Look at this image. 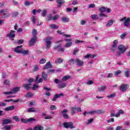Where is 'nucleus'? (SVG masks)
<instances>
[{
  "label": "nucleus",
  "instance_id": "nucleus-1",
  "mask_svg": "<svg viewBox=\"0 0 130 130\" xmlns=\"http://www.w3.org/2000/svg\"><path fill=\"white\" fill-rule=\"evenodd\" d=\"M118 49H119V52H117V56H120L121 54H123L125 51H126L127 48L123 45H120L118 46Z\"/></svg>",
  "mask_w": 130,
  "mask_h": 130
},
{
  "label": "nucleus",
  "instance_id": "nucleus-2",
  "mask_svg": "<svg viewBox=\"0 0 130 130\" xmlns=\"http://www.w3.org/2000/svg\"><path fill=\"white\" fill-rule=\"evenodd\" d=\"M20 87H15L10 91L4 92L3 94H4L5 95H12V94H15V93H17V92H19V91H20Z\"/></svg>",
  "mask_w": 130,
  "mask_h": 130
},
{
  "label": "nucleus",
  "instance_id": "nucleus-3",
  "mask_svg": "<svg viewBox=\"0 0 130 130\" xmlns=\"http://www.w3.org/2000/svg\"><path fill=\"white\" fill-rule=\"evenodd\" d=\"M51 40H52V38L49 37L45 39V41L46 44V49L48 50L50 48V45H51Z\"/></svg>",
  "mask_w": 130,
  "mask_h": 130
},
{
  "label": "nucleus",
  "instance_id": "nucleus-4",
  "mask_svg": "<svg viewBox=\"0 0 130 130\" xmlns=\"http://www.w3.org/2000/svg\"><path fill=\"white\" fill-rule=\"evenodd\" d=\"M63 125L65 128H69V127H70V128H75V127H76L74 126V123L72 122L69 123L65 122L63 123Z\"/></svg>",
  "mask_w": 130,
  "mask_h": 130
},
{
  "label": "nucleus",
  "instance_id": "nucleus-5",
  "mask_svg": "<svg viewBox=\"0 0 130 130\" xmlns=\"http://www.w3.org/2000/svg\"><path fill=\"white\" fill-rule=\"evenodd\" d=\"M0 14H2L3 18H8V17H10V13L5 9L0 10Z\"/></svg>",
  "mask_w": 130,
  "mask_h": 130
},
{
  "label": "nucleus",
  "instance_id": "nucleus-6",
  "mask_svg": "<svg viewBox=\"0 0 130 130\" xmlns=\"http://www.w3.org/2000/svg\"><path fill=\"white\" fill-rule=\"evenodd\" d=\"M60 113L61 114L62 116H63V118H65L66 119H69V115L67 114L68 110L64 109L61 111Z\"/></svg>",
  "mask_w": 130,
  "mask_h": 130
},
{
  "label": "nucleus",
  "instance_id": "nucleus-7",
  "mask_svg": "<svg viewBox=\"0 0 130 130\" xmlns=\"http://www.w3.org/2000/svg\"><path fill=\"white\" fill-rule=\"evenodd\" d=\"M65 41H67V43L64 45V47L66 48H69V47H71L73 45V39H66Z\"/></svg>",
  "mask_w": 130,
  "mask_h": 130
},
{
  "label": "nucleus",
  "instance_id": "nucleus-8",
  "mask_svg": "<svg viewBox=\"0 0 130 130\" xmlns=\"http://www.w3.org/2000/svg\"><path fill=\"white\" fill-rule=\"evenodd\" d=\"M128 89V84H121L120 86V90L121 92H125L126 90Z\"/></svg>",
  "mask_w": 130,
  "mask_h": 130
},
{
  "label": "nucleus",
  "instance_id": "nucleus-9",
  "mask_svg": "<svg viewBox=\"0 0 130 130\" xmlns=\"http://www.w3.org/2000/svg\"><path fill=\"white\" fill-rule=\"evenodd\" d=\"M7 36L11 39L15 38L16 37V31L13 30H11L10 33L7 35Z\"/></svg>",
  "mask_w": 130,
  "mask_h": 130
},
{
  "label": "nucleus",
  "instance_id": "nucleus-10",
  "mask_svg": "<svg viewBox=\"0 0 130 130\" xmlns=\"http://www.w3.org/2000/svg\"><path fill=\"white\" fill-rule=\"evenodd\" d=\"M75 62L76 63V65L78 66V67H83L84 66V61L81 60L78 58L76 59Z\"/></svg>",
  "mask_w": 130,
  "mask_h": 130
},
{
  "label": "nucleus",
  "instance_id": "nucleus-11",
  "mask_svg": "<svg viewBox=\"0 0 130 130\" xmlns=\"http://www.w3.org/2000/svg\"><path fill=\"white\" fill-rule=\"evenodd\" d=\"M22 47H23V46L22 45L18 46L14 49V52H16V53H21L22 52Z\"/></svg>",
  "mask_w": 130,
  "mask_h": 130
},
{
  "label": "nucleus",
  "instance_id": "nucleus-12",
  "mask_svg": "<svg viewBox=\"0 0 130 130\" xmlns=\"http://www.w3.org/2000/svg\"><path fill=\"white\" fill-rule=\"evenodd\" d=\"M87 114H90L91 115H93L94 114H97V110H92L90 112H85L83 113V115L84 116H87Z\"/></svg>",
  "mask_w": 130,
  "mask_h": 130
},
{
  "label": "nucleus",
  "instance_id": "nucleus-13",
  "mask_svg": "<svg viewBox=\"0 0 130 130\" xmlns=\"http://www.w3.org/2000/svg\"><path fill=\"white\" fill-rule=\"evenodd\" d=\"M37 40V38H32L31 39L29 42V44L30 46H33L35 44Z\"/></svg>",
  "mask_w": 130,
  "mask_h": 130
},
{
  "label": "nucleus",
  "instance_id": "nucleus-14",
  "mask_svg": "<svg viewBox=\"0 0 130 130\" xmlns=\"http://www.w3.org/2000/svg\"><path fill=\"white\" fill-rule=\"evenodd\" d=\"M55 49H58L59 51L61 52H63L64 51V49L63 48H61V45L59 44L57 46L54 47Z\"/></svg>",
  "mask_w": 130,
  "mask_h": 130
},
{
  "label": "nucleus",
  "instance_id": "nucleus-15",
  "mask_svg": "<svg viewBox=\"0 0 130 130\" xmlns=\"http://www.w3.org/2000/svg\"><path fill=\"white\" fill-rule=\"evenodd\" d=\"M12 122V120L10 119H6L3 120L2 124H9V123H11Z\"/></svg>",
  "mask_w": 130,
  "mask_h": 130
},
{
  "label": "nucleus",
  "instance_id": "nucleus-16",
  "mask_svg": "<svg viewBox=\"0 0 130 130\" xmlns=\"http://www.w3.org/2000/svg\"><path fill=\"white\" fill-rule=\"evenodd\" d=\"M61 20L63 23H68L70 22V18L67 17H61Z\"/></svg>",
  "mask_w": 130,
  "mask_h": 130
},
{
  "label": "nucleus",
  "instance_id": "nucleus-17",
  "mask_svg": "<svg viewBox=\"0 0 130 130\" xmlns=\"http://www.w3.org/2000/svg\"><path fill=\"white\" fill-rule=\"evenodd\" d=\"M51 67H52L51 63H50V61H49L46 64V65L45 66L43 69L44 70H47L48 69H50Z\"/></svg>",
  "mask_w": 130,
  "mask_h": 130
},
{
  "label": "nucleus",
  "instance_id": "nucleus-18",
  "mask_svg": "<svg viewBox=\"0 0 130 130\" xmlns=\"http://www.w3.org/2000/svg\"><path fill=\"white\" fill-rule=\"evenodd\" d=\"M71 79H72V77H71V76L67 75L62 77V80L68 81V80H71Z\"/></svg>",
  "mask_w": 130,
  "mask_h": 130
},
{
  "label": "nucleus",
  "instance_id": "nucleus-19",
  "mask_svg": "<svg viewBox=\"0 0 130 130\" xmlns=\"http://www.w3.org/2000/svg\"><path fill=\"white\" fill-rule=\"evenodd\" d=\"M56 3L58 4V6L59 8H60L61 7V5H63V4L64 3V1L63 0H56Z\"/></svg>",
  "mask_w": 130,
  "mask_h": 130
},
{
  "label": "nucleus",
  "instance_id": "nucleus-20",
  "mask_svg": "<svg viewBox=\"0 0 130 130\" xmlns=\"http://www.w3.org/2000/svg\"><path fill=\"white\" fill-rule=\"evenodd\" d=\"M39 79V75H38L36 78V80H35L36 83H38V84L40 83H42L43 81V79L40 78L39 80H38Z\"/></svg>",
  "mask_w": 130,
  "mask_h": 130
},
{
  "label": "nucleus",
  "instance_id": "nucleus-21",
  "mask_svg": "<svg viewBox=\"0 0 130 130\" xmlns=\"http://www.w3.org/2000/svg\"><path fill=\"white\" fill-rule=\"evenodd\" d=\"M124 25L125 27H128L129 26V17L127 18V19L124 22Z\"/></svg>",
  "mask_w": 130,
  "mask_h": 130
},
{
  "label": "nucleus",
  "instance_id": "nucleus-22",
  "mask_svg": "<svg viewBox=\"0 0 130 130\" xmlns=\"http://www.w3.org/2000/svg\"><path fill=\"white\" fill-rule=\"evenodd\" d=\"M13 109H15V106H11L6 107L5 109V110H6V111H10L11 110H13Z\"/></svg>",
  "mask_w": 130,
  "mask_h": 130
},
{
  "label": "nucleus",
  "instance_id": "nucleus-23",
  "mask_svg": "<svg viewBox=\"0 0 130 130\" xmlns=\"http://www.w3.org/2000/svg\"><path fill=\"white\" fill-rule=\"evenodd\" d=\"M48 76L45 72H43L42 75V78H43V80L44 81H47V78Z\"/></svg>",
  "mask_w": 130,
  "mask_h": 130
},
{
  "label": "nucleus",
  "instance_id": "nucleus-24",
  "mask_svg": "<svg viewBox=\"0 0 130 130\" xmlns=\"http://www.w3.org/2000/svg\"><path fill=\"white\" fill-rule=\"evenodd\" d=\"M34 130H44V127L41 125H38L35 127Z\"/></svg>",
  "mask_w": 130,
  "mask_h": 130
},
{
  "label": "nucleus",
  "instance_id": "nucleus-25",
  "mask_svg": "<svg viewBox=\"0 0 130 130\" xmlns=\"http://www.w3.org/2000/svg\"><path fill=\"white\" fill-rule=\"evenodd\" d=\"M31 83H29L27 84H23L22 87L24 88L26 90H29L30 89V86H31Z\"/></svg>",
  "mask_w": 130,
  "mask_h": 130
},
{
  "label": "nucleus",
  "instance_id": "nucleus-26",
  "mask_svg": "<svg viewBox=\"0 0 130 130\" xmlns=\"http://www.w3.org/2000/svg\"><path fill=\"white\" fill-rule=\"evenodd\" d=\"M3 129L11 130V129H12V126H11L10 125H5L4 126Z\"/></svg>",
  "mask_w": 130,
  "mask_h": 130
},
{
  "label": "nucleus",
  "instance_id": "nucleus-27",
  "mask_svg": "<svg viewBox=\"0 0 130 130\" xmlns=\"http://www.w3.org/2000/svg\"><path fill=\"white\" fill-rule=\"evenodd\" d=\"M124 75L126 78H128L129 77V70L127 69L126 71L124 72Z\"/></svg>",
  "mask_w": 130,
  "mask_h": 130
},
{
  "label": "nucleus",
  "instance_id": "nucleus-28",
  "mask_svg": "<svg viewBox=\"0 0 130 130\" xmlns=\"http://www.w3.org/2000/svg\"><path fill=\"white\" fill-rule=\"evenodd\" d=\"M124 113V112L122 110H119L118 113L115 115L116 117H119L120 116V114H123Z\"/></svg>",
  "mask_w": 130,
  "mask_h": 130
},
{
  "label": "nucleus",
  "instance_id": "nucleus-29",
  "mask_svg": "<svg viewBox=\"0 0 130 130\" xmlns=\"http://www.w3.org/2000/svg\"><path fill=\"white\" fill-rule=\"evenodd\" d=\"M106 10H107V8H106V7H101V8L99 7V10L101 13H104V12L106 11Z\"/></svg>",
  "mask_w": 130,
  "mask_h": 130
},
{
  "label": "nucleus",
  "instance_id": "nucleus-30",
  "mask_svg": "<svg viewBox=\"0 0 130 130\" xmlns=\"http://www.w3.org/2000/svg\"><path fill=\"white\" fill-rule=\"evenodd\" d=\"M112 25H113V20H110L106 24V27H110V26H112Z\"/></svg>",
  "mask_w": 130,
  "mask_h": 130
},
{
  "label": "nucleus",
  "instance_id": "nucleus-31",
  "mask_svg": "<svg viewBox=\"0 0 130 130\" xmlns=\"http://www.w3.org/2000/svg\"><path fill=\"white\" fill-rule=\"evenodd\" d=\"M66 87H67V83H62L58 85V87L59 89H63V88H66Z\"/></svg>",
  "mask_w": 130,
  "mask_h": 130
},
{
  "label": "nucleus",
  "instance_id": "nucleus-32",
  "mask_svg": "<svg viewBox=\"0 0 130 130\" xmlns=\"http://www.w3.org/2000/svg\"><path fill=\"white\" fill-rule=\"evenodd\" d=\"M97 114H104L105 113V110H97Z\"/></svg>",
  "mask_w": 130,
  "mask_h": 130
},
{
  "label": "nucleus",
  "instance_id": "nucleus-33",
  "mask_svg": "<svg viewBox=\"0 0 130 130\" xmlns=\"http://www.w3.org/2000/svg\"><path fill=\"white\" fill-rule=\"evenodd\" d=\"M49 26L50 27L51 29H58V26L55 24H51L49 25Z\"/></svg>",
  "mask_w": 130,
  "mask_h": 130
},
{
  "label": "nucleus",
  "instance_id": "nucleus-34",
  "mask_svg": "<svg viewBox=\"0 0 130 130\" xmlns=\"http://www.w3.org/2000/svg\"><path fill=\"white\" fill-rule=\"evenodd\" d=\"M63 61V60L62 59L59 58L55 60V63H57V64L61 63V62H62Z\"/></svg>",
  "mask_w": 130,
  "mask_h": 130
},
{
  "label": "nucleus",
  "instance_id": "nucleus-35",
  "mask_svg": "<svg viewBox=\"0 0 130 130\" xmlns=\"http://www.w3.org/2000/svg\"><path fill=\"white\" fill-rule=\"evenodd\" d=\"M22 54H23V55H27L29 54V50H21Z\"/></svg>",
  "mask_w": 130,
  "mask_h": 130
},
{
  "label": "nucleus",
  "instance_id": "nucleus-36",
  "mask_svg": "<svg viewBox=\"0 0 130 130\" xmlns=\"http://www.w3.org/2000/svg\"><path fill=\"white\" fill-rule=\"evenodd\" d=\"M117 43H118V41L116 40L114 41L113 44V48H116V47H117Z\"/></svg>",
  "mask_w": 130,
  "mask_h": 130
},
{
  "label": "nucleus",
  "instance_id": "nucleus-37",
  "mask_svg": "<svg viewBox=\"0 0 130 130\" xmlns=\"http://www.w3.org/2000/svg\"><path fill=\"white\" fill-rule=\"evenodd\" d=\"M28 112H36V110L34 108H29L27 110Z\"/></svg>",
  "mask_w": 130,
  "mask_h": 130
},
{
  "label": "nucleus",
  "instance_id": "nucleus-38",
  "mask_svg": "<svg viewBox=\"0 0 130 130\" xmlns=\"http://www.w3.org/2000/svg\"><path fill=\"white\" fill-rule=\"evenodd\" d=\"M105 89H106V86H102L101 88L98 89V91L99 92H104L105 91Z\"/></svg>",
  "mask_w": 130,
  "mask_h": 130
},
{
  "label": "nucleus",
  "instance_id": "nucleus-39",
  "mask_svg": "<svg viewBox=\"0 0 130 130\" xmlns=\"http://www.w3.org/2000/svg\"><path fill=\"white\" fill-rule=\"evenodd\" d=\"M31 20L34 25L36 24V18H35V16H32L31 18Z\"/></svg>",
  "mask_w": 130,
  "mask_h": 130
},
{
  "label": "nucleus",
  "instance_id": "nucleus-40",
  "mask_svg": "<svg viewBox=\"0 0 130 130\" xmlns=\"http://www.w3.org/2000/svg\"><path fill=\"white\" fill-rule=\"evenodd\" d=\"M33 96H34V94L30 92H28L26 94V97H27V98H31V97H33Z\"/></svg>",
  "mask_w": 130,
  "mask_h": 130
},
{
  "label": "nucleus",
  "instance_id": "nucleus-41",
  "mask_svg": "<svg viewBox=\"0 0 130 130\" xmlns=\"http://www.w3.org/2000/svg\"><path fill=\"white\" fill-rule=\"evenodd\" d=\"M32 34L34 36V38H37V37H36V35H37V30H36V29H33Z\"/></svg>",
  "mask_w": 130,
  "mask_h": 130
},
{
  "label": "nucleus",
  "instance_id": "nucleus-42",
  "mask_svg": "<svg viewBox=\"0 0 130 130\" xmlns=\"http://www.w3.org/2000/svg\"><path fill=\"white\" fill-rule=\"evenodd\" d=\"M34 121H36V119L34 118H30L27 119V122H34Z\"/></svg>",
  "mask_w": 130,
  "mask_h": 130
},
{
  "label": "nucleus",
  "instance_id": "nucleus-43",
  "mask_svg": "<svg viewBox=\"0 0 130 130\" xmlns=\"http://www.w3.org/2000/svg\"><path fill=\"white\" fill-rule=\"evenodd\" d=\"M39 70V68L38 67V66L35 65L34 66V69H32L33 72H37Z\"/></svg>",
  "mask_w": 130,
  "mask_h": 130
},
{
  "label": "nucleus",
  "instance_id": "nucleus-44",
  "mask_svg": "<svg viewBox=\"0 0 130 130\" xmlns=\"http://www.w3.org/2000/svg\"><path fill=\"white\" fill-rule=\"evenodd\" d=\"M91 18L93 19V20H96L97 19H98V15H96V14H93L91 16Z\"/></svg>",
  "mask_w": 130,
  "mask_h": 130
},
{
  "label": "nucleus",
  "instance_id": "nucleus-45",
  "mask_svg": "<svg viewBox=\"0 0 130 130\" xmlns=\"http://www.w3.org/2000/svg\"><path fill=\"white\" fill-rule=\"evenodd\" d=\"M18 15H19V12H12V17L13 18H15V17H17V16H18Z\"/></svg>",
  "mask_w": 130,
  "mask_h": 130
},
{
  "label": "nucleus",
  "instance_id": "nucleus-46",
  "mask_svg": "<svg viewBox=\"0 0 130 130\" xmlns=\"http://www.w3.org/2000/svg\"><path fill=\"white\" fill-rule=\"evenodd\" d=\"M121 73H122L121 70H118L114 72V75L115 76H118V75H120Z\"/></svg>",
  "mask_w": 130,
  "mask_h": 130
},
{
  "label": "nucleus",
  "instance_id": "nucleus-47",
  "mask_svg": "<svg viewBox=\"0 0 130 130\" xmlns=\"http://www.w3.org/2000/svg\"><path fill=\"white\" fill-rule=\"evenodd\" d=\"M55 96L56 98H60V96H63V93H60L59 94H55Z\"/></svg>",
  "mask_w": 130,
  "mask_h": 130
},
{
  "label": "nucleus",
  "instance_id": "nucleus-48",
  "mask_svg": "<svg viewBox=\"0 0 130 130\" xmlns=\"http://www.w3.org/2000/svg\"><path fill=\"white\" fill-rule=\"evenodd\" d=\"M46 14H47V11H46V10L45 9L42 12V16L43 17H45L46 16Z\"/></svg>",
  "mask_w": 130,
  "mask_h": 130
},
{
  "label": "nucleus",
  "instance_id": "nucleus-49",
  "mask_svg": "<svg viewBox=\"0 0 130 130\" xmlns=\"http://www.w3.org/2000/svg\"><path fill=\"white\" fill-rule=\"evenodd\" d=\"M13 119H14V120H15L17 122L20 121V118H19L18 116H15L13 117Z\"/></svg>",
  "mask_w": 130,
  "mask_h": 130
},
{
  "label": "nucleus",
  "instance_id": "nucleus-50",
  "mask_svg": "<svg viewBox=\"0 0 130 130\" xmlns=\"http://www.w3.org/2000/svg\"><path fill=\"white\" fill-rule=\"evenodd\" d=\"M21 122L23 123H28V120L24 119L23 118H21Z\"/></svg>",
  "mask_w": 130,
  "mask_h": 130
},
{
  "label": "nucleus",
  "instance_id": "nucleus-51",
  "mask_svg": "<svg viewBox=\"0 0 130 130\" xmlns=\"http://www.w3.org/2000/svg\"><path fill=\"white\" fill-rule=\"evenodd\" d=\"M4 85H10V80L8 79H5L4 80Z\"/></svg>",
  "mask_w": 130,
  "mask_h": 130
},
{
  "label": "nucleus",
  "instance_id": "nucleus-52",
  "mask_svg": "<svg viewBox=\"0 0 130 130\" xmlns=\"http://www.w3.org/2000/svg\"><path fill=\"white\" fill-rule=\"evenodd\" d=\"M45 62H46V59L42 58V59H41L40 60V63H41V64H42L43 63H45Z\"/></svg>",
  "mask_w": 130,
  "mask_h": 130
},
{
  "label": "nucleus",
  "instance_id": "nucleus-53",
  "mask_svg": "<svg viewBox=\"0 0 130 130\" xmlns=\"http://www.w3.org/2000/svg\"><path fill=\"white\" fill-rule=\"evenodd\" d=\"M56 109H57L56 106H55L54 105H51V106H50L51 110H56Z\"/></svg>",
  "mask_w": 130,
  "mask_h": 130
},
{
  "label": "nucleus",
  "instance_id": "nucleus-54",
  "mask_svg": "<svg viewBox=\"0 0 130 130\" xmlns=\"http://www.w3.org/2000/svg\"><path fill=\"white\" fill-rule=\"evenodd\" d=\"M58 18H59V15H56L53 16V17L52 18V20H53L54 21H55V20H57V19H58Z\"/></svg>",
  "mask_w": 130,
  "mask_h": 130
},
{
  "label": "nucleus",
  "instance_id": "nucleus-55",
  "mask_svg": "<svg viewBox=\"0 0 130 130\" xmlns=\"http://www.w3.org/2000/svg\"><path fill=\"white\" fill-rule=\"evenodd\" d=\"M116 95V94L115 93H112L108 96H107V98H113Z\"/></svg>",
  "mask_w": 130,
  "mask_h": 130
},
{
  "label": "nucleus",
  "instance_id": "nucleus-56",
  "mask_svg": "<svg viewBox=\"0 0 130 130\" xmlns=\"http://www.w3.org/2000/svg\"><path fill=\"white\" fill-rule=\"evenodd\" d=\"M38 88H39V86H38L37 84H35L32 87V90H37Z\"/></svg>",
  "mask_w": 130,
  "mask_h": 130
},
{
  "label": "nucleus",
  "instance_id": "nucleus-57",
  "mask_svg": "<svg viewBox=\"0 0 130 130\" xmlns=\"http://www.w3.org/2000/svg\"><path fill=\"white\" fill-rule=\"evenodd\" d=\"M5 106H7V103H5L4 102H0V107H5Z\"/></svg>",
  "mask_w": 130,
  "mask_h": 130
},
{
  "label": "nucleus",
  "instance_id": "nucleus-58",
  "mask_svg": "<svg viewBox=\"0 0 130 130\" xmlns=\"http://www.w3.org/2000/svg\"><path fill=\"white\" fill-rule=\"evenodd\" d=\"M107 122L108 123H110V122H114V118H111V119L107 120Z\"/></svg>",
  "mask_w": 130,
  "mask_h": 130
},
{
  "label": "nucleus",
  "instance_id": "nucleus-59",
  "mask_svg": "<svg viewBox=\"0 0 130 130\" xmlns=\"http://www.w3.org/2000/svg\"><path fill=\"white\" fill-rule=\"evenodd\" d=\"M83 42H84V41H80L79 40H76L75 42V43L76 44H78L79 43H83Z\"/></svg>",
  "mask_w": 130,
  "mask_h": 130
},
{
  "label": "nucleus",
  "instance_id": "nucleus-60",
  "mask_svg": "<svg viewBox=\"0 0 130 130\" xmlns=\"http://www.w3.org/2000/svg\"><path fill=\"white\" fill-rule=\"evenodd\" d=\"M95 4H89V5L88 8H89V9H91V8H95Z\"/></svg>",
  "mask_w": 130,
  "mask_h": 130
},
{
  "label": "nucleus",
  "instance_id": "nucleus-61",
  "mask_svg": "<svg viewBox=\"0 0 130 130\" xmlns=\"http://www.w3.org/2000/svg\"><path fill=\"white\" fill-rule=\"evenodd\" d=\"M127 18H126V17H124L123 18H121L120 19V22H125L126 20H127Z\"/></svg>",
  "mask_w": 130,
  "mask_h": 130
},
{
  "label": "nucleus",
  "instance_id": "nucleus-62",
  "mask_svg": "<svg viewBox=\"0 0 130 130\" xmlns=\"http://www.w3.org/2000/svg\"><path fill=\"white\" fill-rule=\"evenodd\" d=\"M24 42V40L22 39V40H19L17 41V43H18V44H22V43H23Z\"/></svg>",
  "mask_w": 130,
  "mask_h": 130
},
{
  "label": "nucleus",
  "instance_id": "nucleus-63",
  "mask_svg": "<svg viewBox=\"0 0 130 130\" xmlns=\"http://www.w3.org/2000/svg\"><path fill=\"white\" fill-rule=\"evenodd\" d=\"M54 83H55V84H59V82H60V81H59V79H55L54 80Z\"/></svg>",
  "mask_w": 130,
  "mask_h": 130
},
{
  "label": "nucleus",
  "instance_id": "nucleus-64",
  "mask_svg": "<svg viewBox=\"0 0 130 130\" xmlns=\"http://www.w3.org/2000/svg\"><path fill=\"white\" fill-rule=\"evenodd\" d=\"M25 6H30V5H31V3H30V2L29 1H26L24 3Z\"/></svg>",
  "mask_w": 130,
  "mask_h": 130
}]
</instances>
